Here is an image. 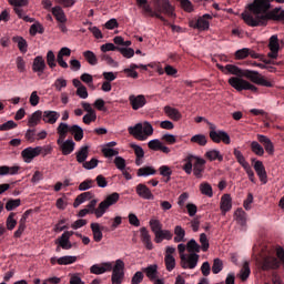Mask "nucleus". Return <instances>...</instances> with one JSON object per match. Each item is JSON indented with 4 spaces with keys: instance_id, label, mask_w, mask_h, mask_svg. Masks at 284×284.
<instances>
[{
    "instance_id": "nucleus-59",
    "label": "nucleus",
    "mask_w": 284,
    "mask_h": 284,
    "mask_svg": "<svg viewBox=\"0 0 284 284\" xmlns=\"http://www.w3.org/2000/svg\"><path fill=\"white\" fill-rule=\"evenodd\" d=\"M118 51H120V53H122V55H124L125 59H133L134 49H132V47H129V48L118 47Z\"/></svg>"
},
{
    "instance_id": "nucleus-62",
    "label": "nucleus",
    "mask_w": 284,
    "mask_h": 284,
    "mask_svg": "<svg viewBox=\"0 0 284 284\" xmlns=\"http://www.w3.org/2000/svg\"><path fill=\"white\" fill-rule=\"evenodd\" d=\"M200 243L202 245V251L207 252V250L210 247V243H209V239H207L206 233H201Z\"/></svg>"
},
{
    "instance_id": "nucleus-31",
    "label": "nucleus",
    "mask_w": 284,
    "mask_h": 284,
    "mask_svg": "<svg viewBox=\"0 0 284 284\" xmlns=\"http://www.w3.org/2000/svg\"><path fill=\"white\" fill-rule=\"evenodd\" d=\"M97 199H92L90 203H88L87 210L88 214H94L95 217H102L101 203H99L97 207Z\"/></svg>"
},
{
    "instance_id": "nucleus-34",
    "label": "nucleus",
    "mask_w": 284,
    "mask_h": 284,
    "mask_svg": "<svg viewBox=\"0 0 284 284\" xmlns=\"http://www.w3.org/2000/svg\"><path fill=\"white\" fill-rule=\"evenodd\" d=\"M191 142L200 144V148H206L209 138L204 133H196L195 135L191 136Z\"/></svg>"
},
{
    "instance_id": "nucleus-55",
    "label": "nucleus",
    "mask_w": 284,
    "mask_h": 284,
    "mask_svg": "<svg viewBox=\"0 0 284 284\" xmlns=\"http://www.w3.org/2000/svg\"><path fill=\"white\" fill-rule=\"evenodd\" d=\"M47 63L49 68H57V58L54 51L50 50L47 52Z\"/></svg>"
},
{
    "instance_id": "nucleus-28",
    "label": "nucleus",
    "mask_w": 284,
    "mask_h": 284,
    "mask_svg": "<svg viewBox=\"0 0 284 284\" xmlns=\"http://www.w3.org/2000/svg\"><path fill=\"white\" fill-rule=\"evenodd\" d=\"M60 116V112H57L55 110H44L42 113V119L45 123H57Z\"/></svg>"
},
{
    "instance_id": "nucleus-61",
    "label": "nucleus",
    "mask_w": 284,
    "mask_h": 284,
    "mask_svg": "<svg viewBox=\"0 0 284 284\" xmlns=\"http://www.w3.org/2000/svg\"><path fill=\"white\" fill-rule=\"evenodd\" d=\"M21 205V199H9L6 203V210H14Z\"/></svg>"
},
{
    "instance_id": "nucleus-63",
    "label": "nucleus",
    "mask_w": 284,
    "mask_h": 284,
    "mask_svg": "<svg viewBox=\"0 0 284 284\" xmlns=\"http://www.w3.org/2000/svg\"><path fill=\"white\" fill-rule=\"evenodd\" d=\"M144 281V273L136 271L131 280V284H140Z\"/></svg>"
},
{
    "instance_id": "nucleus-30",
    "label": "nucleus",
    "mask_w": 284,
    "mask_h": 284,
    "mask_svg": "<svg viewBox=\"0 0 284 284\" xmlns=\"http://www.w3.org/2000/svg\"><path fill=\"white\" fill-rule=\"evenodd\" d=\"M103 229L104 226H101V224H99L98 222L91 223L93 239L97 243H100L103 239Z\"/></svg>"
},
{
    "instance_id": "nucleus-2",
    "label": "nucleus",
    "mask_w": 284,
    "mask_h": 284,
    "mask_svg": "<svg viewBox=\"0 0 284 284\" xmlns=\"http://www.w3.org/2000/svg\"><path fill=\"white\" fill-rule=\"evenodd\" d=\"M136 3L142 8L144 14L160 19L162 23L169 24V20L165 19L163 14H166L170 19H174L176 17L174 7L171 4L170 0H153L154 9H152L151 4L148 3V0H136Z\"/></svg>"
},
{
    "instance_id": "nucleus-46",
    "label": "nucleus",
    "mask_w": 284,
    "mask_h": 284,
    "mask_svg": "<svg viewBox=\"0 0 284 284\" xmlns=\"http://www.w3.org/2000/svg\"><path fill=\"white\" fill-rule=\"evenodd\" d=\"M100 59L101 61H105L106 65H112L113 68H116L119 65V63L114 61V58H112V55H109L106 51H102V53L100 54Z\"/></svg>"
},
{
    "instance_id": "nucleus-38",
    "label": "nucleus",
    "mask_w": 284,
    "mask_h": 284,
    "mask_svg": "<svg viewBox=\"0 0 284 284\" xmlns=\"http://www.w3.org/2000/svg\"><path fill=\"white\" fill-rule=\"evenodd\" d=\"M75 150V142L74 140L71 139H68V140H64V144H63V153L64 156H68L69 154H72V152H74Z\"/></svg>"
},
{
    "instance_id": "nucleus-1",
    "label": "nucleus",
    "mask_w": 284,
    "mask_h": 284,
    "mask_svg": "<svg viewBox=\"0 0 284 284\" xmlns=\"http://www.w3.org/2000/svg\"><path fill=\"white\" fill-rule=\"evenodd\" d=\"M217 68L224 74H233V77H230L229 79V84L236 91L256 92L258 89L255 84H260L261 87H273L272 82L265 80V77H262L256 70H242L239 65H220L219 63Z\"/></svg>"
},
{
    "instance_id": "nucleus-57",
    "label": "nucleus",
    "mask_w": 284,
    "mask_h": 284,
    "mask_svg": "<svg viewBox=\"0 0 284 284\" xmlns=\"http://www.w3.org/2000/svg\"><path fill=\"white\" fill-rule=\"evenodd\" d=\"M164 262L168 271H173L176 266V260L173 255H165Z\"/></svg>"
},
{
    "instance_id": "nucleus-9",
    "label": "nucleus",
    "mask_w": 284,
    "mask_h": 284,
    "mask_svg": "<svg viewBox=\"0 0 284 284\" xmlns=\"http://www.w3.org/2000/svg\"><path fill=\"white\" fill-rule=\"evenodd\" d=\"M149 224L155 236V243H162V241H172L174 236L172 231L169 229H163V224L160 222V220L152 219L150 220Z\"/></svg>"
},
{
    "instance_id": "nucleus-39",
    "label": "nucleus",
    "mask_w": 284,
    "mask_h": 284,
    "mask_svg": "<svg viewBox=\"0 0 284 284\" xmlns=\"http://www.w3.org/2000/svg\"><path fill=\"white\" fill-rule=\"evenodd\" d=\"M200 192L202 194H204L205 196H209L210 199H212V196H214L213 186H212V184H210V182H201Z\"/></svg>"
},
{
    "instance_id": "nucleus-43",
    "label": "nucleus",
    "mask_w": 284,
    "mask_h": 284,
    "mask_svg": "<svg viewBox=\"0 0 284 284\" xmlns=\"http://www.w3.org/2000/svg\"><path fill=\"white\" fill-rule=\"evenodd\" d=\"M250 275H251L250 262H244L241 268L240 278L242 282H245L247 281V278H250Z\"/></svg>"
},
{
    "instance_id": "nucleus-10",
    "label": "nucleus",
    "mask_w": 284,
    "mask_h": 284,
    "mask_svg": "<svg viewBox=\"0 0 284 284\" xmlns=\"http://www.w3.org/2000/svg\"><path fill=\"white\" fill-rule=\"evenodd\" d=\"M93 184H94V180H91V179H87L79 184V190L80 192H82V194H79L75 197V201L73 203L74 207H79V205H81V203H84L85 201H91L92 196L94 195L92 194V192H88V190H91Z\"/></svg>"
},
{
    "instance_id": "nucleus-58",
    "label": "nucleus",
    "mask_w": 284,
    "mask_h": 284,
    "mask_svg": "<svg viewBox=\"0 0 284 284\" xmlns=\"http://www.w3.org/2000/svg\"><path fill=\"white\" fill-rule=\"evenodd\" d=\"M18 222L16 220V213H10V215L7 217L6 226L9 229V231H12L14 226H17Z\"/></svg>"
},
{
    "instance_id": "nucleus-17",
    "label": "nucleus",
    "mask_w": 284,
    "mask_h": 284,
    "mask_svg": "<svg viewBox=\"0 0 284 284\" xmlns=\"http://www.w3.org/2000/svg\"><path fill=\"white\" fill-rule=\"evenodd\" d=\"M129 103L133 110H140L146 105V98L143 94H131L129 95Z\"/></svg>"
},
{
    "instance_id": "nucleus-5",
    "label": "nucleus",
    "mask_w": 284,
    "mask_h": 284,
    "mask_svg": "<svg viewBox=\"0 0 284 284\" xmlns=\"http://www.w3.org/2000/svg\"><path fill=\"white\" fill-rule=\"evenodd\" d=\"M185 163L183 165V171L191 175L192 171L195 178H203V173L205 171L206 160L201 156H196L195 154H187L184 159Z\"/></svg>"
},
{
    "instance_id": "nucleus-25",
    "label": "nucleus",
    "mask_w": 284,
    "mask_h": 284,
    "mask_svg": "<svg viewBox=\"0 0 284 284\" xmlns=\"http://www.w3.org/2000/svg\"><path fill=\"white\" fill-rule=\"evenodd\" d=\"M254 169L263 184L267 183V173L263 161H255Z\"/></svg>"
},
{
    "instance_id": "nucleus-11",
    "label": "nucleus",
    "mask_w": 284,
    "mask_h": 284,
    "mask_svg": "<svg viewBox=\"0 0 284 284\" xmlns=\"http://www.w3.org/2000/svg\"><path fill=\"white\" fill-rule=\"evenodd\" d=\"M111 283L122 284L125 281V262L123 260H116L114 266L111 268Z\"/></svg>"
},
{
    "instance_id": "nucleus-3",
    "label": "nucleus",
    "mask_w": 284,
    "mask_h": 284,
    "mask_svg": "<svg viewBox=\"0 0 284 284\" xmlns=\"http://www.w3.org/2000/svg\"><path fill=\"white\" fill-rule=\"evenodd\" d=\"M270 7V0H254V27L264 26L268 19L284 21V9L275 8L268 11Z\"/></svg>"
},
{
    "instance_id": "nucleus-6",
    "label": "nucleus",
    "mask_w": 284,
    "mask_h": 284,
    "mask_svg": "<svg viewBox=\"0 0 284 284\" xmlns=\"http://www.w3.org/2000/svg\"><path fill=\"white\" fill-rule=\"evenodd\" d=\"M256 138L257 140H253L251 142V150L253 154L264 156L265 152H267V154L273 155L275 152V146L271 138L261 133H257Z\"/></svg>"
},
{
    "instance_id": "nucleus-47",
    "label": "nucleus",
    "mask_w": 284,
    "mask_h": 284,
    "mask_svg": "<svg viewBox=\"0 0 284 284\" xmlns=\"http://www.w3.org/2000/svg\"><path fill=\"white\" fill-rule=\"evenodd\" d=\"M13 42H17L18 49L22 53H27L29 44H28L27 40H24V38H19V36H16V38H13Z\"/></svg>"
},
{
    "instance_id": "nucleus-19",
    "label": "nucleus",
    "mask_w": 284,
    "mask_h": 284,
    "mask_svg": "<svg viewBox=\"0 0 284 284\" xmlns=\"http://www.w3.org/2000/svg\"><path fill=\"white\" fill-rule=\"evenodd\" d=\"M65 230L67 229H64L62 236L58 241H55V243H59L60 247H62L63 250H71L72 243L70 239L71 236H73L74 231H65Z\"/></svg>"
},
{
    "instance_id": "nucleus-4",
    "label": "nucleus",
    "mask_w": 284,
    "mask_h": 284,
    "mask_svg": "<svg viewBox=\"0 0 284 284\" xmlns=\"http://www.w3.org/2000/svg\"><path fill=\"white\" fill-rule=\"evenodd\" d=\"M281 262L284 264V248L277 247V250H267L263 252L258 260V266L263 271H270L271 268H280Z\"/></svg>"
},
{
    "instance_id": "nucleus-56",
    "label": "nucleus",
    "mask_w": 284,
    "mask_h": 284,
    "mask_svg": "<svg viewBox=\"0 0 284 284\" xmlns=\"http://www.w3.org/2000/svg\"><path fill=\"white\" fill-rule=\"evenodd\" d=\"M98 114L93 108H90V111L88 114H84L83 122L84 123H92V121H97Z\"/></svg>"
},
{
    "instance_id": "nucleus-45",
    "label": "nucleus",
    "mask_w": 284,
    "mask_h": 284,
    "mask_svg": "<svg viewBox=\"0 0 284 284\" xmlns=\"http://www.w3.org/2000/svg\"><path fill=\"white\" fill-rule=\"evenodd\" d=\"M77 260L78 257H75V255H63V257H59V260H57V264L67 266L69 264H74Z\"/></svg>"
},
{
    "instance_id": "nucleus-26",
    "label": "nucleus",
    "mask_w": 284,
    "mask_h": 284,
    "mask_svg": "<svg viewBox=\"0 0 284 284\" xmlns=\"http://www.w3.org/2000/svg\"><path fill=\"white\" fill-rule=\"evenodd\" d=\"M51 11L53 17H55V20L59 21V26H61V23H67L68 19L65 16V11L62 7H60V4L52 7Z\"/></svg>"
},
{
    "instance_id": "nucleus-21",
    "label": "nucleus",
    "mask_w": 284,
    "mask_h": 284,
    "mask_svg": "<svg viewBox=\"0 0 284 284\" xmlns=\"http://www.w3.org/2000/svg\"><path fill=\"white\" fill-rule=\"evenodd\" d=\"M136 194L141 199L154 200V194H152L150 186L143 183L136 185Z\"/></svg>"
},
{
    "instance_id": "nucleus-24",
    "label": "nucleus",
    "mask_w": 284,
    "mask_h": 284,
    "mask_svg": "<svg viewBox=\"0 0 284 284\" xmlns=\"http://www.w3.org/2000/svg\"><path fill=\"white\" fill-rule=\"evenodd\" d=\"M112 268L113 264L111 262H103V264H93L90 267V272L100 275L101 273H106V271H111Z\"/></svg>"
},
{
    "instance_id": "nucleus-29",
    "label": "nucleus",
    "mask_w": 284,
    "mask_h": 284,
    "mask_svg": "<svg viewBox=\"0 0 284 284\" xmlns=\"http://www.w3.org/2000/svg\"><path fill=\"white\" fill-rule=\"evenodd\" d=\"M139 68H141L142 70H148L149 65H144L142 63H140V65H138L136 63H131L130 68H125L123 70V72H125V74H128V77H132L133 79H138L139 72H136V70Z\"/></svg>"
},
{
    "instance_id": "nucleus-33",
    "label": "nucleus",
    "mask_w": 284,
    "mask_h": 284,
    "mask_svg": "<svg viewBox=\"0 0 284 284\" xmlns=\"http://www.w3.org/2000/svg\"><path fill=\"white\" fill-rule=\"evenodd\" d=\"M164 112L173 121H180V119H182L180 110H178L176 108H172L171 105H165Z\"/></svg>"
},
{
    "instance_id": "nucleus-41",
    "label": "nucleus",
    "mask_w": 284,
    "mask_h": 284,
    "mask_svg": "<svg viewBox=\"0 0 284 284\" xmlns=\"http://www.w3.org/2000/svg\"><path fill=\"white\" fill-rule=\"evenodd\" d=\"M174 242L180 244L185 239V229H183L181 225H176L174 227Z\"/></svg>"
},
{
    "instance_id": "nucleus-32",
    "label": "nucleus",
    "mask_w": 284,
    "mask_h": 284,
    "mask_svg": "<svg viewBox=\"0 0 284 284\" xmlns=\"http://www.w3.org/2000/svg\"><path fill=\"white\" fill-rule=\"evenodd\" d=\"M20 171V165H0V175H17Z\"/></svg>"
},
{
    "instance_id": "nucleus-16",
    "label": "nucleus",
    "mask_w": 284,
    "mask_h": 284,
    "mask_svg": "<svg viewBox=\"0 0 284 284\" xmlns=\"http://www.w3.org/2000/svg\"><path fill=\"white\" fill-rule=\"evenodd\" d=\"M213 19L211 13H203V17H200L197 21H191V28H197L199 30H207L210 28L209 20Z\"/></svg>"
},
{
    "instance_id": "nucleus-51",
    "label": "nucleus",
    "mask_w": 284,
    "mask_h": 284,
    "mask_svg": "<svg viewBox=\"0 0 284 284\" xmlns=\"http://www.w3.org/2000/svg\"><path fill=\"white\" fill-rule=\"evenodd\" d=\"M26 227H27V224L24 221V216H22L19 222V226H18L17 231H14V233H13L14 239H21L23 232L26 231Z\"/></svg>"
},
{
    "instance_id": "nucleus-50",
    "label": "nucleus",
    "mask_w": 284,
    "mask_h": 284,
    "mask_svg": "<svg viewBox=\"0 0 284 284\" xmlns=\"http://www.w3.org/2000/svg\"><path fill=\"white\" fill-rule=\"evenodd\" d=\"M186 247H187V251L193 254H199V252H201V245L199 243H196L195 239H191V241H189Z\"/></svg>"
},
{
    "instance_id": "nucleus-14",
    "label": "nucleus",
    "mask_w": 284,
    "mask_h": 284,
    "mask_svg": "<svg viewBox=\"0 0 284 284\" xmlns=\"http://www.w3.org/2000/svg\"><path fill=\"white\" fill-rule=\"evenodd\" d=\"M280 48V40L277 36H272L268 42V59H273V61H275V59H278Z\"/></svg>"
},
{
    "instance_id": "nucleus-27",
    "label": "nucleus",
    "mask_w": 284,
    "mask_h": 284,
    "mask_svg": "<svg viewBox=\"0 0 284 284\" xmlns=\"http://www.w3.org/2000/svg\"><path fill=\"white\" fill-rule=\"evenodd\" d=\"M90 148L88 144H84L83 148H80L78 152H75V159L78 163H82L83 168H85V163H88L87 159L89 156Z\"/></svg>"
},
{
    "instance_id": "nucleus-54",
    "label": "nucleus",
    "mask_w": 284,
    "mask_h": 284,
    "mask_svg": "<svg viewBox=\"0 0 284 284\" xmlns=\"http://www.w3.org/2000/svg\"><path fill=\"white\" fill-rule=\"evenodd\" d=\"M114 164L116 165L119 171H122L124 174V170L126 168V161L123 159V156H119V154L115 155Z\"/></svg>"
},
{
    "instance_id": "nucleus-42",
    "label": "nucleus",
    "mask_w": 284,
    "mask_h": 284,
    "mask_svg": "<svg viewBox=\"0 0 284 284\" xmlns=\"http://www.w3.org/2000/svg\"><path fill=\"white\" fill-rule=\"evenodd\" d=\"M83 55L85 61H88L90 65H98L99 63L98 55L94 53V51H91V50L83 51Z\"/></svg>"
},
{
    "instance_id": "nucleus-37",
    "label": "nucleus",
    "mask_w": 284,
    "mask_h": 284,
    "mask_svg": "<svg viewBox=\"0 0 284 284\" xmlns=\"http://www.w3.org/2000/svg\"><path fill=\"white\" fill-rule=\"evenodd\" d=\"M232 209V196L230 194H223L221 197V210L222 212H230Z\"/></svg>"
},
{
    "instance_id": "nucleus-12",
    "label": "nucleus",
    "mask_w": 284,
    "mask_h": 284,
    "mask_svg": "<svg viewBox=\"0 0 284 284\" xmlns=\"http://www.w3.org/2000/svg\"><path fill=\"white\" fill-rule=\"evenodd\" d=\"M57 133L59 135L57 143L59 144V148L63 154V144H65V138L68 133H71V126H69V124H65V122L62 120L57 128Z\"/></svg>"
},
{
    "instance_id": "nucleus-60",
    "label": "nucleus",
    "mask_w": 284,
    "mask_h": 284,
    "mask_svg": "<svg viewBox=\"0 0 284 284\" xmlns=\"http://www.w3.org/2000/svg\"><path fill=\"white\" fill-rule=\"evenodd\" d=\"M53 87L57 91H62V89H65L68 87V81L64 80L63 77H59L58 80L53 83Z\"/></svg>"
},
{
    "instance_id": "nucleus-64",
    "label": "nucleus",
    "mask_w": 284,
    "mask_h": 284,
    "mask_svg": "<svg viewBox=\"0 0 284 284\" xmlns=\"http://www.w3.org/2000/svg\"><path fill=\"white\" fill-rule=\"evenodd\" d=\"M223 267H224V264H223L222 260L216 258L213 262L212 272L213 273H220L221 271H223Z\"/></svg>"
},
{
    "instance_id": "nucleus-20",
    "label": "nucleus",
    "mask_w": 284,
    "mask_h": 284,
    "mask_svg": "<svg viewBox=\"0 0 284 284\" xmlns=\"http://www.w3.org/2000/svg\"><path fill=\"white\" fill-rule=\"evenodd\" d=\"M45 68H47V63L44 61L43 55H36V58H33V63H32L33 72H37V74L41 77Z\"/></svg>"
},
{
    "instance_id": "nucleus-15",
    "label": "nucleus",
    "mask_w": 284,
    "mask_h": 284,
    "mask_svg": "<svg viewBox=\"0 0 284 284\" xmlns=\"http://www.w3.org/2000/svg\"><path fill=\"white\" fill-rule=\"evenodd\" d=\"M200 255L190 252L189 255H182V268H196Z\"/></svg>"
},
{
    "instance_id": "nucleus-49",
    "label": "nucleus",
    "mask_w": 284,
    "mask_h": 284,
    "mask_svg": "<svg viewBox=\"0 0 284 284\" xmlns=\"http://www.w3.org/2000/svg\"><path fill=\"white\" fill-rule=\"evenodd\" d=\"M236 221L242 226H245L247 220H246V213L243 211V207H237V211L235 212Z\"/></svg>"
},
{
    "instance_id": "nucleus-22",
    "label": "nucleus",
    "mask_w": 284,
    "mask_h": 284,
    "mask_svg": "<svg viewBox=\"0 0 284 284\" xmlns=\"http://www.w3.org/2000/svg\"><path fill=\"white\" fill-rule=\"evenodd\" d=\"M23 21L28 22V23H32V26L30 27V34H32V37H36L37 32H40V34H42L44 32V27L42 26V23L40 22H36V19H32L31 17H23Z\"/></svg>"
},
{
    "instance_id": "nucleus-48",
    "label": "nucleus",
    "mask_w": 284,
    "mask_h": 284,
    "mask_svg": "<svg viewBox=\"0 0 284 284\" xmlns=\"http://www.w3.org/2000/svg\"><path fill=\"white\" fill-rule=\"evenodd\" d=\"M233 154L237 161V163H240L242 165V168H244V171H246V159L243 154V152H241V150H237L236 148L233 150Z\"/></svg>"
},
{
    "instance_id": "nucleus-44",
    "label": "nucleus",
    "mask_w": 284,
    "mask_h": 284,
    "mask_svg": "<svg viewBox=\"0 0 284 284\" xmlns=\"http://www.w3.org/2000/svg\"><path fill=\"white\" fill-rule=\"evenodd\" d=\"M206 159L210 161H223L224 156L221 154L219 150H210L209 152H205Z\"/></svg>"
},
{
    "instance_id": "nucleus-18",
    "label": "nucleus",
    "mask_w": 284,
    "mask_h": 284,
    "mask_svg": "<svg viewBox=\"0 0 284 284\" xmlns=\"http://www.w3.org/2000/svg\"><path fill=\"white\" fill-rule=\"evenodd\" d=\"M41 152L42 148H26V150L21 152V156L23 158L26 163H31V161H33L36 156H39Z\"/></svg>"
},
{
    "instance_id": "nucleus-7",
    "label": "nucleus",
    "mask_w": 284,
    "mask_h": 284,
    "mask_svg": "<svg viewBox=\"0 0 284 284\" xmlns=\"http://www.w3.org/2000/svg\"><path fill=\"white\" fill-rule=\"evenodd\" d=\"M195 121H196V123L206 121V123L209 124V129H210L209 135L213 142H224L225 144L231 143V138H230L229 133L226 131H219L217 126H215V124H212L211 121H207V119H205V116H195Z\"/></svg>"
},
{
    "instance_id": "nucleus-52",
    "label": "nucleus",
    "mask_w": 284,
    "mask_h": 284,
    "mask_svg": "<svg viewBox=\"0 0 284 284\" xmlns=\"http://www.w3.org/2000/svg\"><path fill=\"white\" fill-rule=\"evenodd\" d=\"M172 173L173 171L170 169V165H160V175L166 178L165 182H170Z\"/></svg>"
},
{
    "instance_id": "nucleus-35",
    "label": "nucleus",
    "mask_w": 284,
    "mask_h": 284,
    "mask_svg": "<svg viewBox=\"0 0 284 284\" xmlns=\"http://www.w3.org/2000/svg\"><path fill=\"white\" fill-rule=\"evenodd\" d=\"M149 175H156V169L153 165H143L142 169H138V178H146Z\"/></svg>"
},
{
    "instance_id": "nucleus-40",
    "label": "nucleus",
    "mask_w": 284,
    "mask_h": 284,
    "mask_svg": "<svg viewBox=\"0 0 284 284\" xmlns=\"http://www.w3.org/2000/svg\"><path fill=\"white\" fill-rule=\"evenodd\" d=\"M70 133L74 135V140H77L78 142L83 140L84 138V131L78 124H73L72 126H70Z\"/></svg>"
},
{
    "instance_id": "nucleus-53",
    "label": "nucleus",
    "mask_w": 284,
    "mask_h": 284,
    "mask_svg": "<svg viewBox=\"0 0 284 284\" xmlns=\"http://www.w3.org/2000/svg\"><path fill=\"white\" fill-rule=\"evenodd\" d=\"M144 272L146 273L148 278H150L151 281H154V278H156V275H158L156 264L148 266L146 268H144Z\"/></svg>"
},
{
    "instance_id": "nucleus-23",
    "label": "nucleus",
    "mask_w": 284,
    "mask_h": 284,
    "mask_svg": "<svg viewBox=\"0 0 284 284\" xmlns=\"http://www.w3.org/2000/svg\"><path fill=\"white\" fill-rule=\"evenodd\" d=\"M140 234H141V241L145 245L146 250H153L154 245L152 243L151 233L146 229V226H142L140 229Z\"/></svg>"
},
{
    "instance_id": "nucleus-13",
    "label": "nucleus",
    "mask_w": 284,
    "mask_h": 284,
    "mask_svg": "<svg viewBox=\"0 0 284 284\" xmlns=\"http://www.w3.org/2000/svg\"><path fill=\"white\" fill-rule=\"evenodd\" d=\"M120 201V194L118 192H113V194H109L104 201H101L100 203V211H101V217L105 214L106 210L111 207V205H114Z\"/></svg>"
},
{
    "instance_id": "nucleus-8",
    "label": "nucleus",
    "mask_w": 284,
    "mask_h": 284,
    "mask_svg": "<svg viewBox=\"0 0 284 284\" xmlns=\"http://www.w3.org/2000/svg\"><path fill=\"white\" fill-rule=\"evenodd\" d=\"M128 131L130 135H133L138 140H146L150 135H153L154 128L150 121H143V124L139 122L134 126H129Z\"/></svg>"
},
{
    "instance_id": "nucleus-36",
    "label": "nucleus",
    "mask_w": 284,
    "mask_h": 284,
    "mask_svg": "<svg viewBox=\"0 0 284 284\" xmlns=\"http://www.w3.org/2000/svg\"><path fill=\"white\" fill-rule=\"evenodd\" d=\"M41 119H43V112L41 110H37L29 118L28 125L34 129V126H38V123L41 121Z\"/></svg>"
}]
</instances>
